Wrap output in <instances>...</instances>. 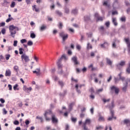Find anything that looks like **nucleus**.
<instances>
[{"label": "nucleus", "mask_w": 130, "mask_h": 130, "mask_svg": "<svg viewBox=\"0 0 130 130\" xmlns=\"http://www.w3.org/2000/svg\"><path fill=\"white\" fill-rule=\"evenodd\" d=\"M104 120H105V119H104V117L100 115L99 118V121H104Z\"/></svg>", "instance_id": "cd10ccee"}, {"label": "nucleus", "mask_w": 130, "mask_h": 130, "mask_svg": "<svg viewBox=\"0 0 130 130\" xmlns=\"http://www.w3.org/2000/svg\"><path fill=\"white\" fill-rule=\"evenodd\" d=\"M31 1L32 0H26L27 5H30V4H31Z\"/></svg>", "instance_id": "e2e57ef3"}, {"label": "nucleus", "mask_w": 130, "mask_h": 130, "mask_svg": "<svg viewBox=\"0 0 130 130\" xmlns=\"http://www.w3.org/2000/svg\"><path fill=\"white\" fill-rule=\"evenodd\" d=\"M12 81L16 82V81H17V77H12Z\"/></svg>", "instance_id": "338daca9"}, {"label": "nucleus", "mask_w": 130, "mask_h": 130, "mask_svg": "<svg viewBox=\"0 0 130 130\" xmlns=\"http://www.w3.org/2000/svg\"><path fill=\"white\" fill-rule=\"evenodd\" d=\"M111 92H113L115 91V94H118L119 93V88L116 87L115 86H113L110 87Z\"/></svg>", "instance_id": "39448f33"}, {"label": "nucleus", "mask_w": 130, "mask_h": 130, "mask_svg": "<svg viewBox=\"0 0 130 130\" xmlns=\"http://www.w3.org/2000/svg\"><path fill=\"white\" fill-rule=\"evenodd\" d=\"M17 30V31H19V27L17 26H15L13 25H10L9 26V31L10 33V36L12 37L13 38H15V36L17 33V30Z\"/></svg>", "instance_id": "f03ea898"}, {"label": "nucleus", "mask_w": 130, "mask_h": 130, "mask_svg": "<svg viewBox=\"0 0 130 130\" xmlns=\"http://www.w3.org/2000/svg\"><path fill=\"white\" fill-rule=\"evenodd\" d=\"M52 5L50 6V8L51 9H54L55 6L54 5V2H53V1H52Z\"/></svg>", "instance_id": "09e8293b"}, {"label": "nucleus", "mask_w": 130, "mask_h": 130, "mask_svg": "<svg viewBox=\"0 0 130 130\" xmlns=\"http://www.w3.org/2000/svg\"><path fill=\"white\" fill-rule=\"evenodd\" d=\"M11 74L12 72H11V70L10 69H8L6 71L5 76L6 77H11Z\"/></svg>", "instance_id": "a211bd4d"}, {"label": "nucleus", "mask_w": 130, "mask_h": 130, "mask_svg": "<svg viewBox=\"0 0 130 130\" xmlns=\"http://www.w3.org/2000/svg\"><path fill=\"white\" fill-rule=\"evenodd\" d=\"M118 57V55L116 53H115L114 52H113L111 54V57Z\"/></svg>", "instance_id": "c85d7f7f"}, {"label": "nucleus", "mask_w": 130, "mask_h": 130, "mask_svg": "<svg viewBox=\"0 0 130 130\" xmlns=\"http://www.w3.org/2000/svg\"><path fill=\"white\" fill-rule=\"evenodd\" d=\"M18 87H19V85H18V84H16L15 85H14L13 89L14 91H16V90H17V91H19V88Z\"/></svg>", "instance_id": "412c9836"}, {"label": "nucleus", "mask_w": 130, "mask_h": 130, "mask_svg": "<svg viewBox=\"0 0 130 130\" xmlns=\"http://www.w3.org/2000/svg\"><path fill=\"white\" fill-rule=\"evenodd\" d=\"M65 35H64V32L63 31H62L61 32L59 33V36H60V37H64Z\"/></svg>", "instance_id": "de8ad7c7"}, {"label": "nucleus", "mask_w": 130, "mask_h": 130, "mask_svg": "<svg viewBox=\"0 0 130 130\" xmlns=\"http://www.w3.org/2000/svg\"><path fill=\"white\" fill-rule=\"evenodd\" d=\"M57 65L59 70H60L61 69H62V64H61V63L57 62Z\"/></svg>", "instance_id": "bb28decb"}, {"label": "nucleus", "mask_w": 130, "mask_h": 130, "mask_svg": "<svg viewBox=\"0 0 130 130\" xmlns=\"http://www.w3.org/2000/svg\"><path fill=\"white\" fill-rule=\"evenodd\" d=\"M102 101L104 103H106V102H109V101H110V99H109L106 100V99H103Z\"/></svg>", "instance_id": "4c0bfd02"}, {"label": "nucleus", "mask_w": 130, "mask_h": 130, "mask_svg": "<svg viewBox=\"0 0 130 130\" xmlns=\"http://www.w3.org/2000/svg\"><path fill=\"white\" fill-rule=\"evenodd\" d=\"M66 14H69L70 13V9L69 8H66L64 9Z\"/></svg>", "instance_id": "a18cd8bd"}, {"label": "nucleus", "mask_w": 130, "mask_h": 130, "mask_svg": "<svg viewBox=\"0 0 130 130\" xmlns=\"http://www.w3.org/2000/svg\"><path fill=\"white\" fill-rule=\"evenodd\" d=\"M63 73V71L62 70V69L58 70V74H59V75H62Z\"/></svg>", "instance_id": "2f4dec72"}, {"label": "nucleus", "mask_w": 130, "mask_h": 130, "mask_svg": "<svg viewBox=\"0 0 130 130\" xmlns=\"http://www.w3.org/2000/svg\"><path fill=\"white\" fill-rule=\"evenodd\" d=\"M87 49H92V45H91L89 43L87 44Z\"/></svg>", "instance_id": "79ce46f5"}, {"label": "nucleus", "mask_w": 130, "mask_h": 130, "mask_svg": "<svg viewBox=\"0 0 130 130\" xmlns=\"http://www.w3.org/2000/svg\"><path fill=\"white\" fill-rule=\"evenodd\" d=\"M84 22H86V23H88V22L91 21V16L85 15L84 17Z\"/></svg>", "instance_id": "9b49d317"}, {"label": "nucleus", "mask_w": 130, "mask_h": 130, "mask_svg": "<svg viewBox=\"0 0 130 130\" xmlns=\"http://www.w3.org/2000/svg\"><path fill=\"white\" fill-rule=\"evenodd\" d=\"M120 21H121V22H125L126 21V18L125 17H122L120 18Z\"/></svg>", "instance_id": "c03bdc74"}, {"label": "nucleus", "mask_w": 130, "mask_h": 130, "mask_svg": "<svg viewBox=\"0 0 130 130\" xmlns=\"http://www.w3.org/2000/svg\"><path fill=\"white\" fill-rule=\"evenodd\" d=\"M69 37V35L68 34H66L65 36H64L62 38V44H64L65 41H66L67 39H68Z\"/></svg>", "instance_id": "6ab92c4d"}, {"label": "nucleus", "mask_w": 130, "mask_h": 130, "mask_svg": "<svg viewBox=\"0 0 130 130\" xmlns=\"http://www.w3.org/2000/svg\"><path fill=\"white\" fill-rule=\"evenodd\" d=\"M20 42L22 44H24V43H26V42H27V40L25 39H23L20 40Z\"/></svg>", "instance_id": "58836bf2"}, {"label": "nucleus", "mask_w": 130, "mask_h": 130, "mask_svg": "<svg viewBox=\"0 0 130 130\" xmlns=\"http://www.w3.org/2000/svg\"><path fill=\"white\" fill-rule=\"evenodd\" d=\"M32 10H33V11H34V10H35V12H39V8H37L36 5H34L32 6Z\"/></svg>", "instance_id": "393cba45"}, {"label": "nucleus", "mask_w": 130, "mask_h": 130, "mask_svg": "<svg viewBox=\"0 0 130 130\" xmlns=\"http://www.w3.org/2000/svg\"><path fill=\"white\" fill-rule=\"evenodd\" d=\"M46 26L45 25H43L40 27V31H44V30H46Z\"/></svg>", "instance_id": "4be33fe9"}, {"label": "nucleus", "mask_w": 130, "mask_h": 130, "mask_svg": "<svg viewBox=\"0 0 130 130\" xmlns=\"http://www.w3.org/2000/svg\"><path fill=\"white\" fill-rule=\"evenodd\" d=\"M13 70L15 71V72L16 73V76H18V74L19 73V67L18 66H14L13 67Z\"/></svg>", "instance_id": "f3484780"}, {"label": "nucleus", "mask_w": 130, "mask_h": 130, "mask_svg": "<svg viewBox=\"0 0 130 130\" xmlns=\"http://www.w3.org/2000/svg\"><path fill=\"white\" fill-rule=\"evenodd\" d=\"M6 59V60H9L10 59V58L11 57V55L10 54H6L5 55Z\"/></svg>", "instance_id": "c9c22d12"}, {"label": "nucleus", "mask_w": 130, "mask_h": 130, "mask_svg": "<svg viewBox=\"0 0 130 130\" xmlns=\"http://www.w3.org/2000/svg\"><path fill=\"white\" fill-rule=\"evenodd\" d=\"M85 39V37L83 35L81 36V39H80V41L81 42H83V40Z\"/></svg>", "instance_id": "13d9d810"}, {"label": "nucleus", "mask_w": 130, "mask_h": 130, "mask_svg": "<svg viewBox=\"0 0 130 130\" xmlns=\"http://www.w3.org/2000/svg\"><path fill=\"white\" fill-rule=\"evenodd\" d=\"M112 22L113 23V25H114L115 26L118 25V23H117V20L115 17H113L112 18Z\"/></svg>", "instance_id": "ddd939ff"}, {"label": "nucleus", "mask_w": 130, "mask_h": 130, "mask_svg": "<svg viewBox=\"0 0 130 130\" xmlns=\"http://www.w3.org/2000/svg\"><path fill=\"white\" fill-rule=\"evenodd\" d=\"M125 42L127 44V46L128 47V50L130 52V41L129 38H125L124 39Z\"/></svg>", "instance_id": "9d476101"}, {"label": "nucleus", "mask_w": 130, "mask_h": 130, "mask_svg": "<svg viewBox=\"0 0 130 130\" xmlns=\"http://www.w3.org/2000/svg\"><path fill=\"white\" fill-rule=\"evenodd\" d=\"M91 122H92V121H91V119H86L85 122L83 123V129L88 130V127H87V124H91Z\"/></svg>", "instance_id": "20e7f679"}, {"label": "nucleus", "mask_w": 130, "mask_h": 130, "mask_svg": "<svg viewBox=\"0 0 130 130\" xmlns=\"http://www.w3.org/2000/svg\"><path fill=\"white\" fill-rule=\"evenodd\" d=\"M17 44H18V41H14L13 43V46L16 47L17 46Z\"/></svg>", "instance_id": "603ef678"}, {"label": "nucleus", "mask_w": 130, "mask_h": 130, "mask_svg": "<svg viewBox=\"0 0 130 130\" xmlns=\"http://www.w3.org/2000/svg\"><path fill=\"white\" fill-rule=\"evenodd\" d=\"M96 129L99 130V129H103V127L102 126H98L96 127Z\"/></svg>", "instance_id": "49530a36"}, {"label": "nucleus", "mask_w": 130, "mask_h": 130, "mask_svg": "<svg viewBox=\"0 0 130 130\" xmlns=\"http://www.w3.org/2000/svg\"><path fill=\"white\" fill-rule=\"evenodd\" d=\"M126 73H127L128 74H130V68H127L126 69Z\"/></svg>", "instance_id": "bf43d9fd"}, {"label": "nucleus", "mask_w": 130, "mask_h": 130, "mask_svg": "<svg viewBox=\"0 0 130 130\" xmlns=\"http://www.w3.org/2000/svg\"><path fill=\"white\" fill-rule=\"evenodd\" d=\"M94 17L98 19V21H103V17H100L98 13H95Z\"/></svg>", "instance_id": "2eb2a0df"}, {"label": "nucleus", "mask_w": 130, "mask_h": 130, "mask_svg": "<svg viewBox=\"0 0 130 130\" xmlns=\"http://www.w3.org/2000/svg\"><path fill=\"white\" fill-rule=\"evenodd\" d=\"M1 32L2 34H3V35H5V34H6V29L3 28L1 30Z\"/></svg>", "instance_id": "8fccbe9b"}, {"label": "nucleus", "mask_w": 130, "mask_h": 130, "mask_svg": "<svg viewBox=\"0 0 130 130\" xmlns=\"http://www.w3.org/2000/svg\"><path fill=\"white\" fill-rule=\"evenodd\" d=\"M79 13V10L78 8H75L74 9H73L71 11V14H73V15H78Z\"/></svg>", "instance_id": "4468645a"}, {"label": "nucleus", "mask_w": 130, "mask_h": 130, "mask_svg": "<svg viewBox=\"0 0 130 130\" xmlns=\"http://www.w3.org/2000/svg\"><path fill=\"white\" fill-rule=\"evenodd\" d=\"M124 123H125V124H128V123H130V121H129V120H128V119H125L124 120Z\"/></svg>", "instance_id": "a19ab883"}, {"label": "nucleus", "mask_w": 130, "mask_h": 130, "mask_svg": "<svg viewBox=\"0 0 130 130\" xmlns=\"http://www.w3.org/2000/svg\"><path fill=\"white\" fill-rule=\"evenodd\" d=\"M49 115H51L52 117V121L53 123H57L58 120H57V118L56 117H55V115H54L52 111L50 110L46 111L44 116L45 117V119L47 121H49L50 120V118L49 117Z\"/></svg>", "instance_id": "f257e3e1"}, {"label": "nucleus", "mask_w": 130, "mask_h": 130, "mask_svg": "<svg viewBox=\"0 0 130 130\" xmlns=\"http://www.w3.org/2000/svg\"><path fill=\"white\" fill-rule=\"evenodd\" d=\"M102 92H103V88L97 89L95 91V93L96 94H100V93H101Z\"/></svg>", "instance_id": "5701e85b"}, {"label": "nucleus", "mask_w": 130, "mask_h": 130, "mask_svg": "<svg viewBox=\"0 0 130 130\" xmlns=\"http://www.w3.org/2000/svg\"><path fill=\"white\" fill-rule=\"evenodd\" d=\"M45 130H51V127L47 126L45 128Z\"/></svg>", "instance_id": "5fc2aeb1"}, {"label": "nucleus", "mask_w": 130, "mask_h": 130, "mask_svg": "<svg viewBox=\"0 0 130 130\" xmlns=\"http://www.w3.org/2000/svg\"><path fill=\"white\" fill-rule=\"evenodd\" d=\"M62 58H64L66 59V55L64 54L62 55L61 57L58 60V61L57 62H59V63H60L61 62V60H62Z\"/></svg>", "instance_id": "aec40b11"}, {"label": "nucleus", "mask_w": 130, "mask_h": 130, "mask_svg": "<svg viewBox=\"0 0 130 130\" xmlns=\"http://www.w3.org/2000/svg\"><path fill=\"white\" fill-rule=\"evenodd\" d=\"M55 12L56 14H57V15H58V16H62V13L60 11L56 10Z\"/></svg>", "instance_id": "f704fd0d"}, {"label": "nucleus", "mask_w": 130, "mask_h": 130, "mask_svg": "<svg viewBox=\"0 0 130 130\" xmlns=\"http://www.w3.org/2000/svg\"><path fill=\"white\" fill-rule=\"evenodd\" d=\"M19 54H23V53H24V52L23 51H24V49H23V48H20L19 49Z\"/></svg>", "instance_id": "e433bc0d"}, {"label": "nucleus", "mask_w": 130, "mask_h": 130, "mask_svg": "<svg viewBox=\"0 0 130 130\" xmlns=\"http://www.w3.org/2000/svg\"><path fill=\"white\" fill-rule=\"evenodd\" d=\"M111 114L112 115V117H110L108 118V120H112V118H115V119H116V117H114V111L113 110L111 111Z\"/></svg>", "instance_id": "f8f14e48"}, {"label": "nucleus", "mask_w": 130, "mask_h": 130, "mask_svg": "<svg viewBox=\"0 0 130 130\" xmlns=\"http://www.w3.org/2000/svg\"><path fill=\"white\" fill-rule=\"evenodd\" d=\"M21 59L22 60L24 59L25 62H28V61L30 60V59H29V56L26 55V54H23L21 55Z\"/></svg>", "instance_id": "1a4fd4ad"}, {"label": "nucleus", "mask_w": 130, "mask_h": 130, "mask_svg": "<svg viewBox=\"0 0 130 130\" xmlns=\"http://www.w3.org/2000/svg\"><path fill=\"white\" fill-rule=\"evenodd\" d=\"M105 44V46H106V47H108V46H109V43L105 42L104 43Z\"/></svg>", "instance_id": "052dcab7"}, {"label": "nucleus", "mask_w": 130, "mask_h": 130, "mask_svg": "<svg viewBox=\"0 0 130 130\" xmlns=\"http://www.w3.org/2000/svg\"><path fill=\"white\" fill-rule=\"evenodd\" d=\"M75 88L76 89V91H77V93H78V94H81V90H79V89H78L79 85L76 84L75 86Z\"/></svg>", "instance_id": "a878e982"}, {"label": "nucleus", "mask_w": 130, "mask_h": 130, "mask_svg": "<svg viewBox=\"0 0 130 130\" xmlns=\"http://www.w3.org/2000/svg\"><path fill=\"white\" fill-rule=\"evenodd\" d=\"M58 83L61 87H63V82H62V81H59Z\"/></svg>", "instance_id": "0e129e2a"}, {"label": "nucleus", "mask_w": 130, "mask_h": 130, "mask_svg": "<svg viewBox=\"0 0 130 130\" xmlns=\"http://www.w3.org/2000/svg\"><path fill=\"white\" fill-rule=\"evenodd\" d=\"M89 92H90V93H91V94L90 95V98H94L95 96H94V95H93V93H95V91H94V88H93V87H91L90 88Z\"/></svg>", "instance_id": "dca6fc26"}, {"label": "nucleus", "mask_w": 130, "mask_h": 130, "mask_svg": "<svg viewBox=\"0 0 130 130\" xmlns=\"http://www.w3.org/2000/svg\"><path fill=\"white\" fill-rule=\"evenodd\" d=\"M105 25L107 27H109V25H110V22L109 21H108V22H106Z\"/></svg>", "instance_id": "69168bd1"}, {"label": "nucleus", "mask_w": 130, "mask_h": 130, "mask_svg": "<svg viewBox=\"0 0 130 130\" xmlns=\"http://www.w3.org/2000/svg\"><path fill=\"white\" fill-rule=\"evenodd\" d=\"M31 90H32V87L26 88L25 89V91H26V92H28V91H31Z\"/></svg>", "instance_id": "864d4df0"}, {"label": "nucleus", "mask_w": 130, "mask_h": 130, "mask_svg": "<svg viewBox=\"0 0 130 130\" xmlns=\"http://www.w3.org/2000/svg\"><path fill=\"white\" fill-rule=\"evenodd\" d=\"M15 6H16V3L13 2L11 3L10 7L11 8H15Z\"/></svg>", "instance_id": "37998d69"}, {"label": "nucleus", "mask_w": 130, "mask_h": 130, "mask_svg": "<svg viewBox=\"0 0 130 130\" xmlns=\"http://www.w3.org/2000/svg\"><path fill=\"white\" fill-rule=\"evenodd\" d=\"M72 62L74 63L75 66H77V64H79V61H78V57L76 56H74L72 57L71 58Z\"/></svg>", "instance_id": "6e6552de"}, {"label": "nucleus", "mask_w": 130, "mask_h": 130, "mask_svg": "<svg viewBox=\"0 0 130 130\" xmlns=\"http://www.w3.org/2000/svg\"><path fill=\"white\" fill-rule=\"evenodd\" d=\"M76 48H77V49H78V50H81V46H80L79 45H77L76 46Z\"/></svg>", "instance_id": "680f3d73"}, {"label": "nucleus", "mask_w": 130, "mask_h": 130, "mask_svg": "<svg viewBox=\"0 0 130 130\" xmlns=\"http://www.w3.org/2000/svg\"><path fill=\"white\" fill-rule=\"evenodd\" d=\"M107 63L109 64V66H112V61H111V60H110L109 58H107Z\"/></svg>", "instance_id": "b1692460"}, {"label": "nucleus", "mask_w": 130, "mask_h": 130, "mask_svg": "<svg viewBox=\"0 0 130 130\" xmlns=\"http://www.w3.org/2000/svg\"><path fill=\"white\" fill-rule=\"evenodd\" d=\"M86 35H87V37L88 38H91L92 37V36H93V34L91 32H89V33H87Z\"/></svg>", "instance_id": "ea45409f"}, {"label": "nucleus", "mask_w": 130, "mask_h": 130, "mask_svg": "<svg viewBox=\"0 0 130 130\" xmlns=\"http://www.w3.org/2000/svg\"><path fill=\"white\" fill-rule=\"evenodd\" d=\"M71 120L72 122L76 123V122H77V118H74V117H72Z\"/></svg>", "instance_id": "c756f323"}, {"label": "nucleus", "mask_w": 130, "mask_h": 130, "mask_svg": "<svg viewBox=\"0 0 130 130\" xmlns=\"http://www.w3.org/2000/svg\"><path fill=\"white\" fill-rule=\"evenodd\" d=\"M8 88H9V90H10V91H12V85L9 84Z\"/></svg>", "instance_id": "774afa93"}, {"label": "nucleus", "mask_w": 130, "mask_h": 130, "mask_svg": "<svg viewBox=\"0 0 130 130\" xmlns=\"http://www.w3.org/2000/svg\"><path fill=\"white\" fill-rule=\"evenodd\" d=\"M117 69L118 70H121V67L125 66V61H121L119 63L117 64L116 65Z\"/></svg>", "instance_id": "423d86ee"}, {"label": "nucleus", "mask_w": 130, "mask_h": 130, "mask_svg": "<svg viewBox=\"0 0 130 130\" xmlns=\"http://www.w3.org/2000/svg\"><path fill=\"white\" fill-rule=\"evenodd\" d=\"M63 26V25H62V23L59 22V25H58V27L59 29H62Z\"/></svg>", "instance_id": "72a5a7b5"}, {"label": "nucleus", "mask_w": 130, "mask_h": 130, "mask_svg": "<svg viewBox=\"0 0 130 130\" xmlns=\"http://www.w3.org/2000/svg\"><path fill=\"white\" fill-rule=\"evenodd\" d=\"M123 87L122 88L123 92H126L127 87H128V81L125 80V83H123Z\"/></svg>", "instance_id": "0eeeda50"}, {"label": "nucleus", "mask_w": 130, "mask_h": 130, "mask_svg": "<svg viewBox=\"0 0 130 130\" xmlns=\"http://www.w3.org/2000/svg\"><path fill=\"white\" fill-rule=\"evenodd\" d=\"M27 45L28 46H32V45H33V42H32V41H28L27 42Z\"/></svg>", "instance_id": "7c9ffc66"}, {"label": "nucleus", "mask_w": 130, "mask_h": 130, "mask_svg": "<svg viewBox=\"0 0 130 130\" xmlns=\"http://www.w3.org/2000/svg\"><path fill=\"white\" fill-rule=\"evenodd\" d=\"M122 73L120 72L119 74H118V77H114V83L115 84H117L120 80L122 81V82H124L125 81V77L121 76Z\"/></svg>", "instance_id": "7ed1b4c3"}, {"label": "nucleus", "mask_w": 130, "mask_h": 130, "mask_svg": "<svg viewBox=\"0 0 130 130\" xmlns=\"http://www.w3.org/2000/svg\"><path fill=\"white\" fill-rule=\"evenodd\" d=\"M14 124L15 125H18L19 124V121L18 120L14 121Z\"/></svg>", "instance_id": "4d7b16f0"}, {"label": "nucleus", "mask_w": 130, "mask_h": 130, "mask_svg": "<svg viewBox=\"0 0 130 130\" xmlns=\"http://www.w3.org/2000/svg\"><path fill=\"white\" fill-rule=\"evenodd\" d=\"M3 114H7V113H8V111H7V110L5 108L3 109Z\"/></svg>", "instance_id": "6e6d98bb"}, {"label": "nucleus", "mask_w": 130, "mask_h": 130, "mask_svg": "<svg viewBox=\"0 0 130 130\" xmlns=\"http://www.w3.org/2000/svg\"><path fill=\"white\" fill-rule=\"evenodd\" d=\"M37 118L38 119H40L41 120V122H43V119L42 118V117H40V116H37Z\"/></svg>", "instance_id": "3c124183"}, {"label": "nucleus", "mask_w": 130, "mask_h": 130, "mask_svg": "<svg viewBox=\"0 0 130 130\" xmlns=\"http://www.w3.org/2000/svg\"><path fill=\"white\" fill-rule=\"evenodd\" d=\"M36 37V35H35V34H34V32H31L30 34V38L34 39Z\"/></svg>", "instance_id": "473e14b6"}]
</instances>
